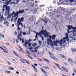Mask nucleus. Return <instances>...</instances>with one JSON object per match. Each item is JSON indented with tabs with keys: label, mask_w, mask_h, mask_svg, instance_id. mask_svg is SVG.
Segmentation results:
<instances>
[{
	"label": "nucleus",
	"mask_w": 76,
	"mask_h": 76,
	"mask_svg": "<svg viewBox=\"0 0 76 76\" xmlns=\"http://www.w3.org/2000/svg\"><path fill=\"white\" fill-rule=\"evenodd\" d=\"M19 0H17V3H16V4H18V3L19 2Z\"/></svg>",
	"instance_id": "obj_60"
},
{
	"label": "nucleus",
	"mask_w": 76,
	"mask_h": 76,
	"mask_svg": "<svg viewBox=\"0 0 76 76\" xmlns=\"http://www.w3.org/2000/svg\"><path fill=\"white\" fill-rule=\"evenodd\" d=\"M14 34H15V35H16V36H17V32H16V31H15L14 32Z\"/></svg>",
	"instance_id": "obj_49"
},
{
	"label": "nucleus",
	"mask_w": 76,
	"mask_h": 76,
	"mask_svg": "<svg viewBox=\"0 0 76 76\" xmlns=\"http://www.w3.org/2000/svg\"><path fill=\"white\" fill-rule=\"evenodd\" d=\"M66 41H69V39L68 38H66Z\"/></svg>",
	"instance_id": "obj_53"
},
{
	"label": "nucleus",
	"mask_w": 76,
	"mask_h": 76,
	"mask_svg": "<svg viewBox=\"0 0 76 76\" xmlns=\"http://www.w3.org/2000/svg\"><path fill=\"white\" fill-rule=\"evenodd\" d=\"M40 33V32L39 33H36V36H35V37L36 38H37L38 37V35H39V34Z\"/></svg>",
	"instance_id": "obj_18"
},
{
	"label": "nucleus",
	"mask_w": 76,
	"mask_h": 76,
	"mask_svg": "<svg viewBox=\"0 0 76 76\" xmlns=\"http://www.w3.org/2000/svg\"><path fill=\"white\" fill-rule=\"evenodd\" d=\"M5 10L7 11L8 13H9L10 11V7H9V6H7V7H6Z\"/></svg>",
	"instance_id": "obj_10"
},
{
	"label": "nucleus",
	"mask_w": 76,
	"mask_h": 76,
	"mask_svg": "<svg viewBox=\"0 0 76 76\" xmlns=\"http://www.w3.org/2000/svg\"><path fill=\"white\" fill-rule=\"evenodd\" d=\"M11 0H10V1H8L7 2V3H8V4H9L10 3V1H11Z\"/></svg>",
	"instance_id": "obj_51"
},
{
	"label": "nucleus",
	"mask_w": 76,
	"mask_h": 76,
	"mask_svg": "<svg viewBox=\"0 0 76 76\" xmlns=\"http://www.w3.org/2000/svg\"><path fill=\"white\" fill-rule=\"evenodd\" d=\"M69 1L71 2V3H73V2H75L76 1L75 0L74 1L73 0H69Z\"/></svg>",
	"instance_id": "obj_28"
},
{
	"label": "nucleus",
	"mask_w": 76,
	"mask_h": 76,
	"mask_svg": "<svg viewBox=\"0 0 76 76\" xmlns=\"http://www.w3.org/2000/svg\"><path fill=\"white\" fill-rule=\"evenodd\" d=\"M9 69L10 70H14V68L12 67H9Z\"/></svg>",
	"instance_id": "obj_25"
},
{
	"label": "nucleus",
	"mask_w": 76,
	"mask_h": 76,
	"mask_svg": "<svg viewBox=\"0 0 76 76\" xmlns=\"http://www.w3.org/2000/svg\"><path fill=\"white\" fill-rule=\"evenodd\" d=\"M13 53H14V54L15 55V56H16L17 57H19V55H18V53H16V52L15 51H13Z\"/></svg>",
	"instance_id": "obj_20"
},
{
	"label": "nucleus",
	"mask_w": 76,
	"mask_h": 76,
	"mask_svg": "<svg viewBox=\"0 0 76 76\" xmlns=\"http://www.w3.org/2000/svg\"><path fill=\"white\" fill-rule=\"evenodd\" d=\"M50 57L51 58L53 59V60L54 59V58H55V57H53L52 56H51Z\"/></svg>",
	"instance_id": "obj_45"
},
{
	"label": "nucleus",
	"mask_w": 76,
	"mask_h": 76,
	"mask_svg": "<svg viewBox=\"0 0 76 76\" xmlns=\"http://www.w3.org/2000/svg\"><path fill=\"white\" fill-rule=\"evenodd\" d=\"M62 68L64 70V71H65V72H66V73L67 72H69V70H67V69L63 67H62Z\"/></svg>",
	"instance_id": "obj_14"
},
{
	"label": "nucleus",
	"mask_w": 76,
	"mask_h": 76,
	"mask_svg": "<svg viewBox=\"0 0 76 76\" xmlns=\"http://www.w3.org/2000/svg\"><path fill=\"white\" fill-rule=\"evenodd\" d=\"M43 21H44V22L45 23H47V20H44Z\"/></svg>",
	"instance_id": "obj_34"
},
{
	"label": "nucleus",
	"mask_w": 76,
	"mask_h": 76,
	"mask_svg": "<svg viewBox=\"0 0 76 76\" xmlns=\"http://www.w3.org/2000/svg\"><path fill=\"white\" fill-rule=\"evenodd\" d=\"M21 41H22V42L23 43L25 42V39L23 38L22 39H21Z\"/></svg>",
	"instance_id": "obj_36"
},
{
	"label": "nucleus",
	"mask_w": 76,
	"mask_h": 76,
	"mask_svg": "<svg viewBox=\"0 0 76 76\" xmlns=\"http://www.w3.org/2000/svg\"><path fill=\"white\" fill-rule=\"evenodd\" d=\"M28 44V42H25V44L24 45V46H25V45H27Z\"/></svg>",
	"instance_id": "obj_40"
},
{
	"label": "nucleus",
	"mask_w": 76,
	"mask_h": 76,
	"mask_svg": "<svg viewBox=\"0 0 76 76\" xmlns=\"http://www.w3.org/2000/svg\"><path fill=\"white\" fill-rule=\"evenodd\" d=\"M0 37H1L2 38H4V35L1 34H0Z\"/></svg>",
	"instance_id": "obj_38"
},
{
	"label": "nucleus",
	"mask_w": 76,
	"mask_h": 76,
	"mask_svg": "<svg viewBox=\"0 0 76 76\" xmlns=\"http://www.w3.org/2000/svg\"><path fill=\"white\" fill-rule=\"evenodd\" d=\"M60 9H61V10H62V9H61V7L60 8H57L58 10H59V11H57V13H60Z\"/></svg>",
	"instance_id": "obj_15"
},
{
	"label": "nucleus",
	"mask_w": 76,
	"mask_h": 76,
	"mask_svg": "<svg viewBox=\"0 0 76 76\" xmlns=\"http://www.w3.org/2000/svg\"><path fill=\"white\" fill-rule=\"evenodd\" d=\"M67 10L68 11V12H69V13H73V12H74L75 11V8L74 7H73L72 8H70L68 9V10Z\"/></svg>",
	"instance_id": "obj_7"
},
{
	"label": "nucleus",
	"mask_w": 76,
	"mask_h": 76,
	"mask_svg": "<svg viewBox=\"0 0 76 76\" xmlns=\"http://www.w3.org/2000/svg\"><path fill=\"white\" fill-rule=\"evenodd\" d=\"M16 42H17V43H18V42H19V41H18V39H16Z\"/></svg>",
	"instance_id": "obj_54"
},
{
	"label": "nucleus",
	"mask_w": 76,
	"mask_h": 76,
	"mask_svg": "<svg viewBox=\"0 0 76 76\" xmlns=\"http://www.w3.org/2000/svg\"><path fill=\"white\" fill-rule=\"evenodd\" d=\"M56 35L55 34H53L52 36H49V38L47 39V44L48 45H50V43H53V40H55Z\"/></svg>",
	"instance_id": "obj_4"
},
{
	"label": "nucleus",
	"mask_w": 76,
	"mask_h": 76,
	"mask_svg": "<svg viewBox=\"0 0 76 76\" xmlns=\"http://www.w3.org/2000/svg\"><path fill=\"white\" fill-rule=\"evenodd\" d=\"M42 38V41H44V37H42H42H41Z\"/></svg>",
	"instance_id": "obj_52"
},
{
	"label": "nucleus",
	"mask_w": 76,
	"mask_h": 76,
	"mask_svg": "<svg viewBox=\"0 0 76 76\" xmlns=\"http://www.w3.org/2000/svg\"><path fill=\"white\" fill-rule=\"evenodd\" d=\"M60 56H61V57L63 58H66V57L64 56L63 55H62L61 54H60Z\"/></svg>",
	"instance_id": "obj_19"
},
{
	"label": "nucleus",
	"mask_w": 76,
	"mask_h": 76,
	"mask_svg": "<svg viewBox=\"0 0 76 76\" xmlns=\"http://www.w3.org/2000/svg\"><path fill=\"white\" fill-rule=\"evenodd\" d=\"M43 60H44V61H45L48 63H49L50 62V61L47 59L44 58L43 59Z\"/></svg>",
	"instance_id": "obj_21"
},
{
	"label": "nucleus",
	"mask_w": 76,
	"mask_h": 76,
	"mask_svg": "<svg viewBox=\"0 0 76 76\" xmlns=\"http://www.w3.org/2000/svg\"><path fill=\"white\" fill-rule=\"evenodd\" d=\"M0 48H1V50H4L3 49V48L2 47H0Z\"/></svg>",
	"instance_id": "obj_57"
},
{
	"label": "nucleus",
	"mask_w": 76,
	"mask_h": 76,
	"mask_svg": "<svg viewBox=\"0 0 76 76\" xmlns=\"http://www.w3.org/2000/svg\"><path fill=\"white\" fill-rule=\"evenodd\" d=\"M39 47H36L34 48L35 50H34L33 51V50H32V47H30L29 48V49L30 51L31 52V53H33V52H35V53H37L38 51V50L37 49Z\"/></svg>",
	"instance_id": "obj_6"
},
{
	"label": "nucleus",
	"mask_w": 76,
	"mask_h": 76,
	"mask_svg": "<svg viewBox=\"0 0 76 76\" xmlns=\"http://www.w3.org/2000/svg\"><path fill=\"white\" fill-rule=\"evenodd\" d=\"M23 20H24V18L23 17H22L21 18H18L17 22V23L18 25L17 26V27H19V25H20L22 22L23 21Z\"/></svg>",
	"instance_id": "obj_5"
},
{
	"label": "nucleus",
	"mask_w": 76,
	"mask_h": 76,
	"mask_svg": "<svg viewBox=\"0 0 76 76\" xmlns=\"http://www.w3.org/2000/svg\"><path fill=\"white\" fill-rule=\"evenodd\" d=\"M55 60H56V61H58V59L56 58V57H55V58H54V59Z\"/></svg>",
	"instance_id": "obj_46"
},
{
	"label": "nucleus",
	"mask_w": 76,
	"mask_h": 76,
	"mask_svg": "<svg viewBox=\"0 0 76 76\" xmlns=\"http://www.w3.org/2000/svg\"><path fill=\"white\" fill-rule=\"evenodd\" d=\"M20 61H21V62H22V63H25V62H24V61H23V60L22 59V58H21V57H20Z\"/></svg>",
	"instance_id": "obj_26"
},
{
	"label": "nucleus",
	"mask_w": 76,
	"mask_h": 76,
	"mask_svg": "<svg viewBox=\"0 0 76 76\" xmlns=\"http://www.w3.org/2000/svg\"><path fill=\"white\" fill-rule=\"evenodd\" d=\"M24 61H26V63H27V64H29H29H30V63H29V62L27 61H26V60H25V59H24Z\"/></svg>",
	"instance_id": "obj_23"
},
{
	"label": "nucleus",
	"mask_w": 76,
	"mask_h": 76,
	"mask_svg": "<svg viewBox=\"0 0 76 76\" xmlns=\"http://www.w3.org/2000/svg\"><path fill=\"white\" fill-rule=\"evenodd\" d=\"M65 13H67L66 14V17H68L69 16H70V15H71V14H70L69 13H68L67 12V11H66L65 12Z\"/></svg>",
	"instance_id": "obj_13"
},
{
	"label": "nucleus",
	"mask_w": 76,
	"mask_h": 76,
	"mask_svg": "<svg viewBox=\"0 0 76 76\" xmlns=\"http://www.w3.org/2000/svg\"><path fill=\"white\" fill-rule=\"evenodd\" d=\"M15 11H14L12 13L11 15L12 16H13V15H15Z\"/></svg>",
	"instance_id": "obj_43"
},
{
	"label": "nucleus",
	"mask_w": 76,
	"mask_h": 76,
	"mask_svg": "<svg viewBox=\"0 0 76 76\" xmlns=\"http://www.w3.org/2000/svg\"><path fill=\"white\" fill-rule=\"evenodd\" d=\"M26 56H27V57H28L30 58H31V59H32V60H33V58H32L31 57V56H28V55H26Z\"/></svg>",
	"instance_id": "obj_44"
},
{
	"label": "nucleus",
	"mask_w": 76,
	"mask_h": 76,
	"mask_svg": "<svg viewBox=\"0 0 76 76\" xmlns=\"http://www.w3.org/2000/svg\"><path fill=\"white\" fill-rule=\"evenodd\" d=\"M23 35H26V32H23Z\"/></svg>",
	"instance_id": "obj_41"
},
{
	"label": "nucleus",
	"mask_w": 76,
	"mask_h": 76,
	"mask_svg": "<svg viewBox=\"0 0 76 76\" xmlns=\"http://www.w3.org/2000/svg\"><path fill=\"white\" fill-rule=\"evenodd\" d=\"M53 44V43H51L50 42V45L51 46V47H53V46H54V45L53 44Z\"/></svg>",
	"instance_id": "obj_47"
},
{
	"label": "nucleus",
	"mask_w": 76,
	"mask_h": 76,
	"mask_svg": "<svg viewBox=\"0 0 76 76\" xmlns=\"http://www.w3.org/2000/svg\"><path fill=\"white\" fill-rule=\"evenodd\" d=\"M31 45L32 44L31 43H28V47H31Z\"/></svg>",
	"instance_id": "obj_33"
},
{
	"label": "nucleus",
	"mask_w": 76,
	"mask_h": 76,
	"mask_svg": "<svg viewBox=\"0 0 76 76\" xmlns=\"http://www.w3.org/2000/svg\"><path fill=\"white\" fill-rule=\"evenodd\" d=\"M23 32L20 31V34L18 35V39H19L20 41H22V39L20 38V36L22 35Z\"/></svg>",
	"instance_id": "obj_8"
},
{
	"label": "nucleus",
	"mask_w": 76,
	"mask_h": 76,
	"mask_svg": "<svg viewBox=\"0 0 76 76\" xmlns=\"http://www.w3.org/2000/svg\"><path fill=\"white\" fill-rule=\"evenodd\" d=\"M65 39H66V37H64V38H63L64 44V43L66 42V40H64Z\"/></svg>",
	"instance_id": "obj_27"
},
{
	"label": "nucleus",
	"mask_w": 76,
	"mask_h": 76,
	"mask_svg": "<svg viewBox=\"0 0 76 76\" xmlns=\"http://www.w3.org/2000/svg\"><path fill=\"white\" fill-rule=\"evenodd\" d=\"M56 42L57 43H58V44H60V45H61L63 44V39H60V41H56Z\"/></svg>",
	"instance_id": "obj_9"
},
{
	"label": "nucleus",
	"mask_w": 76,
	"mask_h": 76,
	"mask_svg": "<svg viewBox=\"0 0 76 76\" xmlns=\"http://www.w3.org/2000/svg\"><path fill=\"white\" fill-rule=\"evenodd\" d=\"M25 12V10H20L19 11V12H16L14 15V22L16 23V21L17 20H18V18H19V14L20 13H24Z\"/></svg>",
	"instance_id": "obj_2"
},
{
	"label": "nucleus",
	"mask_w": 76,
	"mask_h": 76,
	"mask_svg": "<svg viewBox=\"0 0 76 76\" xmlns=\"http://www.w3.org/2000/svg\"><path fill=\"white\" fill-rule=\"evenodd\" d=\"M32 39H30L28 41L29 42H30L31 41H32Z\"/></svg>",
	"instance_id": "obj_63"
},
{
	"label": "nucleus",
	"mask_w": 76,
	"mask_h": 76,
	"mask_svg": "<svg viewBox=\"0 0 76 76\" xmlns=\"http://www.w3.org/2000/svg\"><path fill=\"white\" fill-rule=\"evenodd\" d=\"M68 61L72 65H73V64H72V63H73V60L71 59L70 58H69L68 59Z\"/></svg>",
	"instance_id": "obj_11"
},
{
	"label": "nucleus",
	"mask_w": 76,
	"mask_h": 76,
	"mask_svg": "<svg viewBox=\"0 0 76 76\" xmlns=\"http://www.w3.org/2000/svg\"><path fill=\"white\" fill-rule=\"evenodd\" d=\"M3 52H4V53H8V52H7V51H6V50H3Z\"/></svg>",
	"instance_id": "obj_29"
},
{
	"label": "nucleus",
	"mask_w": 76,
	"mask_h": 76,
	"mask_svg": "<svg viewBox=\"0 0 76 76\" xmlns=\"http://www.w3.org/2000/svg\"><path fill=\"white\" fill-rule=\"evenodd\" d=\"M7 5H4L3 6V8H4V9L6 8V7H7Z\"/></svg>",
	"instance_id": "obj_42"
},
{
	"label": "nucleus",
	"mask_w": 76,
	"mask_h": 76,
	"mask_svg": "<svg viewBox=\"0 0 76 76\" xmlns=\"http://www.w3.org/2000/svg\"><path fill=\"white\" fill-rule=\"evenodd\" d=\"M32 67L34 68V71H35L36 72H38V70L36 68H35V66H34L33 65H32Z\"/></svg>",
	"instance_id": "obj_12"
},
{
	"label": "nucleus",
	"mask_w": 76,
	"mask_h": 76,
	"mask_svg": "<svg viewBox=\"0 0 76 76\" xmlns=\"http://www.w3.org/2000/svg\"><path fill=\"white\" fill-rule=\"evenodd\" d=\"M3 3H4V2H3ZM4 4H5V6H7V5H8V4L7 2H5L4 3Z\"/></svg>",
	"instance_id": "obj_37"
},
{
	"label": "nucleus",
	"mask_w": 76,
	"mask_h": 76,
	"mask_svg": "<svg viewBox=\"0 0 76 76\" xmlns=\"http://www.w3.org/2000/svg\"><path fill=\"white\" fill-rule=\"evenodd\" d=\"M41 70L43 72V73H44L45 72V71L42 68L41 69Z\"/></svg>",
	"instance_id": "obj_35"
},
{
	"label": "nucleus",
	"mask_w": 76,
	"mask_h": 76,
	"mask_svg": "<svg viewBox=\"0 0 76 76\" xmlns=\"http://www.w3.org/2000/svg\"><path fill=\"white\" fill-rule=\"evenodd\" d=\"M73 51H75V52H76V49H73Z\"/></svg>",
	"instance_id": "obj_58"
},
{
	"label": "nucleus",
	"mask_w": 76,
	"mask_h": 76,
	"mask_svg": "<svg viewBox=\"0 0 76 76\" xmlns=\"http://www.w3.org/2000/svg\"><path fill=\"white\" fill-rule=\"evenodd\" d=\"M4 72L5 73H10V72L8 71H4Z\"/></svg>",
	"instance_id": "obj_24"
},
{
	"label": "nucleus",
	"mask_w": 76,
	"mask_h": 76,
	"mask_svg": "<svg viewBox=\"0 0 76 76\" xmlns=\"http://www.w3.org/2000/svg\"><path fill=\"white\" fill-rule=\"evenodd\" d=\"M49 53L50 55H51V56H53V54L51 52H49Z\"/></svg>",
	"instance_id": "obj_39"
},
{
	"label": "nucleus",
	"mask_w": 76,
	"mask_h": 76,
	"mask_svg": "<svg viewBox=\"0 0 76 76\" xmlns=\"http://www.w3.org/2000/svg\"><path fill=\"white\" fill-rule=\"evenodd\" d=\"M37 39H38V37L37 38H36V39L34 40H33V41H37Z\"/></svg>",
	"instance_id": "obj_62"
},
{
	"label": "nucleus",
	"mask_w": 76,
	"mask_h": 76,
	"mask_svg": "<svg viewBox=\"0 0 76 76\" xmlns=\"http://www.w3.org/2000/svg\"><path fill=\"white\" fill-rule=\"evenodd\" d=\"M55 64L56 65V66L58 67V68L59 69H61V68H60V65H59L58 64H56V63H55Z\"/></svg>",
	"instance_id": "obj_16"
},
{
	"label": "nucleus",
	"mask_w": 76,
	"mask_h": 76,
	"mask_svg": "<svg viewBox=\"0 0 76 76\" xmlns=\"http://www.w3.org/2000/svg\"><path fill=\"white\" fill-rule=\"evenodd\" d=\"M33 47H36L37 46V43H33L32 45Z\"/></svg>",
	"instance_id": "obj_22"
},
{
	"label": "nucleus",
	"mask_w": 76,
	"mask_h": 76,
	"mask_svg": "<svg viewBox=\"0 0 76 76\" xmlns=\"http://www.w3.org/2000/svg\"><path fill=\"white\" fill-rule=\"evenodd\" d=\"M53 3H54V4H55V3H56V1L55 0H54L53 1Z\"/></svg>",
	"instance_id": "obj_64"
},
{
	"label": "nucleus",
	"mask_w": 76,
	"mask_h": 76,
	"mask_svg": "<svg viewBox=\"0 0 76 76\" xmlns=\"http://www.w3.org/2000/svg\"><path fill=\"white\" fill-rule=\"evenodd\" d=\"M25 10H26V11H28V10H29V9H26Z\"/></svg>",
	"instance_id": "obj_61"
},
{
	"label": "nucleus",
	"mask_w": 76,
	"mask_h": 76,
	"mask_svg": "<svg viewBox=\"0 0 76 76\" xmlns=\"http://www.w3.org/2000/svg\"><path fill=\"white\" fill-rule=\"evenodd\" d=\"M56 50H57V51H61V50H59V49H58V48H56Z\"/></svg>",
	"instance_id": "obj_50"
},
{
	"label": "nucleus",
	"mask_w": 76,
	"mask_h": 76,
	"mask_svg": "<svg viewBox=\"0 0 76 76\" xmlns=\"http://www.w3.org/2000/svg\"><path fill=\"white\" fill-rule=\"evenodd\" d=\"M67 27L68 28V30H67L68 33L73 32V37H75L76 35L75 34H76V28L73 27L72 25L70 26V25L67 26Z\"/></svg>",
	"instance_id": "obj_1"
},
{
	"label": "nucleus",
	"mask_w": 76,
	"mask_h": 76,
	"mask_svg": "<svg viewBox=\"0 0 76 76\" xmlns=\"http://www.w3.org/2000/svg\"><path fill=\"white\" fill-rule=\"evenodd\" d=\"M65 0H60L59 1L60 2H61V3H63V1H64Z\"/></svg>",
	"instance_id": "obj_31"
},
{
	"label": "nucleus",
	"mask_w": 76,
	"mask_h": 76,
	"mask_svg": "<svg viewBox=\"0 0 76 76\" xmlns=\"http://www.w3.org/2000/svg\"><path fill=\"white\" fill-rule=\"evenodd\" d=\"M68 33H66V38H69V36H68Z\"/></svg>",
	"instance_id": "obj_30"
},
{
	"label": "nucleus",
	"mask_w": 76,
	"mask_h": 76,
	"mask_svg": "<svg viewBox=\"0 0 76 76\" xmlns=\"http://www.w3.org/2000/svg\"><path fill=\"white\" fill-rule=\"evenodd\" d=\"M26 53L27 54H29V55H30V54H31V53H30V52H29L28 50L26 51Z\"/></svg>",
	"instance_id": "obj_32"
},
{
	"label": "nucleus",
	"mask_w": 76,
	"mask_h": 76,
	"mask_svg": "<svg viewBox=\"0 0 76 76\" xmlns=\"http://www.w3.org/2000/svg\"><path fill=\"white\" fill-rule=\"evenodd\" d=\"M34 66H38V65L37 64H34Z\"/></svg>",
	"instance_id": "obj_56"
},
{
	"label": "nucleus",
	"mask_w": 76,
	"mask_h": 76,
	"mask_svg": "<svg viewBox=\"0 0 76 76\" xmlns=\"http://www.w3.org/2000/svg\"><path fill=\"white\" fill-rule=\"evenodd\" d=\"M4 25H5V24H8V22L7 21L4 22Z\"/></svg>",
	"instance_id": "obj_48"
},
{
	"label": "nucleus",
	"mask_w": 76,
	"mask_h": 76,
	"mask_svg": "<svg viewBox=\"0 0 76 76\" xmlns=\"http://www.w3.org/2000/svg\"><path fill=\"white\" fill-rule=\"evenodd\" d=\"M43 67L45 69H48V67L47 65L44 66Z\"/></svg>",
	"instance_id": "obj_17"
},
{
	"label": "nucleus",
	"mask_w": 76,
	"mask_h": 76,
	"mask_svg": "<svg viewBox=\"0 0 76 76\" xmlns=\"http://www.w3.org/2000/svg\"><path fill=\"white\" fill-rule=\"evenodd\" d=\"M21 51H22V52H23V50H22V48H21L20 49Z\"/></svg>",
	"instance_id": "obj_59"
},
{
	"label": "nucleus",
	"mask_w": 76,
	"mask_h": 76,
	"mask_svg": "<svg viewBox=\"0 0 76 76\" xmlns=\"http://www.w3.org/2000/svg\"><path fill=\"white\" fill-rule=\"evenodd\" d=\"M40 37H42V35H44V37L45 38H48L49 35L48 32L45 30H42L40 32L39 34Z\"/></svg>",
	"instance_id": "obj_3"
},
{
	"label": "nucleus",
	"mask_w": 76,
	"mask_h": 76,
	"mask_svg": "<svg viewBox=\"0 0 76 76\" xmlns=\"http://www.w3.org/2000/svg\"><path fill=\"white\" fill-rule=\"evenodd\" d=\"M44 74L46 75V76H47V73L46 72H45L44 73Z\"/></svg>",
	"instance_id": "obj_55"
}]
</instances>
